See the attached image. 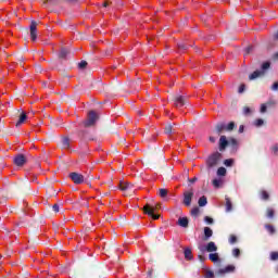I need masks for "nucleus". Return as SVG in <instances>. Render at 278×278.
I'll list each match as a JSON object with an SVG mask.
<instances>
[{
	"label": "nucleus",
	"mask_w": 278,
	"mask_h": 278,
	"mask_svg": "<svg viewBox=\"0 0 278 278\" xmlns=\"http://www.w3.org/2000/svg\"><path fill=\"white\" fill-rule=\"evenodd\" d=\"M223 157V154H220L219 152H214L213 154H211L206 161V166L208 168H214V166L218 165V162H220V159Z\"/></svg>",
	"instance_id": "obj_1"
},
{
	"label": "nucleus",
	"mask_w": 278,
	"mask_h": 278,
	"mask_svg": "<svg viewBox=\"0 0 278 278\" xmlns=\"http://www.w3.org/2000/svg\"><path fill=\"white\" fill-rule=\"evenodd\" d=\"M157 207H160V204H157L155 207L146 204L143 206V213L147 214L148 216H151L153 220H157L160 218V215L155 214V210H157Z\"/></svg>",
	"instance_id": "obj_2"
},
{
	"label": "nucleus",
	"mask_w": 278,
	"mask_h": 278,
	"mask_svg": "<svg viewBox=\"0 0 278 278\" xmlns=\"http://www.w3.org/2000/svg\"><path fill=\"white\" fill-rule=\"evenodd\" d=\"M201 253H216L218 251V247L214 241H210L206 245L199 247Z\"/></svg>",
	"instance_id": "obj_3"
},
{
	"label": "nucleus",
	"mask_w": 278,
	"mask_h": 278,
	"mask_svg": "<svg viewBox=\"0 0 278 278\" xmlns=\"http://www.w3.org/2000/svg\"><path fill=\"white\" fill-rule=\"evenodd\" d=\"M99 118V115H97V112L90 111L88 113L87 119L84 122L85 127H92L94 123H97V119Z\"/></svg>",
	"instance_id": "obj_4"
},
{
	"label": "nucleus",
	"mask_w": 278,
	"mask_h": 278,
	"mask_svg": "<svg viewBox=\"0 0 278 278\" xmlns=\"http://www.w3.org/2000/svg\"><path fill=\"white\" fill-rule=\"evenodd\" d=\"M30 38L33 42H36L38 38V24L36 22L30 23Z\"/></svg>",
	"instance_id": "obj_5"
},
{
	"label": "nucleus",
	"mask_w": 278,
	"mask_h": 278,
	"mask_svg": "<svg viewBox=\"0 0 278 278\" xmlns=\"http://www.w3.org/2000/svg\"><path fill=\"white\" fill-rule=\"evenodd\" d=\"M192 197H194L193 191H186L184 193V205H186L187 207H190V205L192 204Z\"/></svg>",
	"instance_id": "obj_6"
},
{
	"label": "nucleus",
	"mask_w": 278,
	"mask_h": 278,
	"mask_svg": "<svg viewBox=\"0 0 278 278\" xmlns=\"http://www.w3.org/2000/svg\"><path fill=\"white\" fill-rule=\"evenodd\" d=\"M70 178L72 181L76 185L84 184V175L78 174V173H71Z\"/></svg>",
	"instance_id": "obj_7"
},
{
	"label": "nucleus",
	"mask_w": 278,
	"mask_h": 278,
	"mask_svg": "<svg viewBox=\"0 0 278 278\" xmlns=\"http://www.w3.org/2000/svg\"><path fill=\"white\" fill-rule=\"evenodd\" d=\"M25 162H27V159H25V155L20 154L14 157V165L15 166H24Z\"/></svg>",
	"instance_id": "obj_8"
},
{
	"label": "nucleus",
	"mask_w": 278,
	"mask_h": 278,
	"mask_svg": "<svg viewBox=\"0 0 278 278\" xmlns=\"http://www.w3.org/2000/svg\"><path fill=\"white\" fill-rule=\"evenodd\" d=\"M233 270H236V266L228 265L224 268L218 269L217 275H227V273H233Z\"/></svg>",
	"instance_id": "obj_9"
},
{
	"label": "nucleus",
	"mask_w": 278,
	"mask_h": 278,
	"mask_svg": "<svg viewBox=\"0 0 278 278\" xmlns=\"http://www.w3.org/2000/svg\"><path fill=\"white\" fill-rule=\"evenodd\" d=\"M227 144H229V141L227 140V137L222 136L219 138V151H225V149H227Z\"/></svg>",
	"instance_id": "obj_10"
},
{
	"label": "nucleus",
	"mask_w": 278,
	"mask_h": 278,
	"mask_svg": "<svg viewBox=\"0 0 278 278\" xmlns=\"http://www.w3.org/2000/svg\"><path fill=\"white\" fill-rule=\"evenodd\" d=\"M131 188H134V185L129 182H125V181L119 182V190H122V192H127V190H131Z\"/></svg>",
	"instance_id": "obj_11"
},
{
	"label": "nucleus",
	"mask_w": 278,
	"mask_h": 278,
	"mask_svg": "<svg viewBox=\"0 0 278 278\" xmlns=\"http://www.w3.org/2000/svg\"><path fill=\"white\" fill-rule=\"evenodd\" d=\"M27 121V113L22 112L20 115L18 121L15 124V127H21V125H24V123Z\"/></svg>",
	"instance_id": "obj_12"
},
{
	"label": "nucleus",
	"mask_w": 278,
	"mask_h": 278,
	"mask_svg": "<svg viewBox=\"0 0 278 278\" xmlns=\"http://www.w3.org/2000/svg\"><path fill=\"white\" fill-rule=\"evenodd\" d=\"M184 253H185V260H187L188 262L194 258V256L192 255V250L190 248H186Z\"/></svg>",
	"instance_id": "obj_13"
},
{
	"label": "nucleus",
	"mask_w": 278,
	"mask_h": 278,
	"mask_svg": "<svg viewBox=\"0 0 278 278\" xmlns=\"http://www.w3.org/2000/svg\"><path fill=\"white\" fill-rule=\"evenodd\" d=\"M262 75H264V71H255L249 76V79L252 81L253 79H257V77H262Z\"/></svg>",
	"instance_id": "obj_14"
},
{
	"label": "nucleus",
	"mask_w": 278,
	"mask_h": 278,
	"mask_svg": "<svg viewBox=\"0 0 278 278\" xmlns=\"http://www.w3.org/2000/svg\"><path fill=\"white\" fill-rule=\"evenodd\" d=\"M179 227H188L189 220L188 217H179L178 223Z\"/></svg>",
	"instance_id": "obj_15"
},
{
	"label": "nucleus",
	"mask_w": 278,
	"mask_h": 278,
	"mask_svg": "<svg viewBox=\"0 0 278 278\" xmlns=\"http://www.w3.org/2000/svg\"><path fill=\"white\" fill-rule=\"evenodd\" d=\"M208 260H211L214 264H216V262H220V256L218 255V253H211L208 255Z\"/></svg>",
	"instance_id": "obj_16"
},
{
	"label": "nucleus",
	"mask_w": 278,
	"mask_h": 278,
	"mask_svg": "<svg viewBox=\"0 0 278 278\" xmlns=\"http://www.w3.org/2000/svg\"><path fill=\"white\" fill-rule=\"evenodd\" d=\"M204 236H205L206 240H210V238H212V236H214V231H212V228L204 227Z\"/></svg>",
	"instance_id": "obj_17"
},
{
	"label": "nucleus",
	"mask_w": 278,
	"mask_h": 278,
	"mask_svg": "<svg viewBox=\"0 0 278 278\" xmlns=\"http://www.w3.org/2000/svg\"><path fill=\"white\" fill-rule=\"evenodd\" d=\"M63 149H71V139L68 137H64L62 139Z\"/></svg>",
	"instance_id": "obj_18"
},
{
	"label": "nucleus",
	"mask_w": 278,
	"mask_h": 278,
	"mask_svg": "<svg viewBox=\"0 0 278 278\" xmlns=\"http://www.w3.org/2000/svg\"><path fill=\"white\" fill-rule=\"evenodd\" d=\"M265 229L268 231V233H270V236L275 235L276 232L275 226L271 224H265Z\"/></svg>",
	"instance_id": "obj_19"
},
{
	"label": "nucleus",
	"mask_w": 278,
	"mask_h": 278,
	"mask_svg": "<svg viewBox=\"0 0 278 278\" xmlns=\"http://www.w3.org/2000/svg\"><path fill=\"white\" fill-rule=\"evenodd\" d=\"M200 207H205L207 205V198L205 195L201 197L198 201Z\"/></svg>",
	"instance_id": "obj_20"
},
{
	"label": "nucleus",
	"mask_w": 278,
	"mask_h": 278,
	"mask_svg": "<svg viewBox=\"0 0 278 278\" xmlns=\"http://www.w3.org/2000/svg\"><path fill=\"white\" fill-rule=\"evenodd\" d=\"M175 106L176 108H184V98L182 97H177L175 99Z\"/></svg>",
	"instance_id": "obj_21"
},
{
	"label": "nucleus",
	"mask_w": 278,
	"mask_h": 278,
	"mask_svg": "<svg viewBox=\"0 0 278 278\" xmlns=\"http://www.w3.org/2000/svg\"><path fill=\"white\" fill-rule=\"evenodd\" d=\"M226 212H231L233 210V204L231 203V200L229 198H226Z\"/></svg>",
	"instance_id": "obj_22"
},
{
	"label": "nucleus",
	"mask_w": 278,
	"mask_h": 278,
	"mask_svg": "<svg viewBox=\"0 0 278 278\" xmlns=\"http://www.w3.org/2000/svg\"><path fill=\"white\" fill-rule=\"evenodd\" d=\"M267 218H275V208L268 207L266 211Z\"/></svg>",
	"instance_id": "obj_23"
},
{
	"label": "nucleus",
	"mask_w": 278,
	"mask_h": 278,
	"mask_svg": "<svg viewBox=\"0 0 278 278\" xmlns=\"http://www.w3.org/2000/svg\"><path fill=\"white\" fill-rule=\"evenodd\" d=\"M261 199H263V201H268V199H270V194H268V191L262 190L261 191Z\"/></svg>",
	"instance_id": "obj_24"
},
{
	"label": "nucleus",
	"mask_w": 278,
	"mask_h": 278,
	"mask_svg": "<svg viewBox=\"0 0 278 278\" xmlns=\"http://www.w3.org/2000/svg\"><path fill=\"white\" fill-rule=\"evenodd\" d=\"M217 175H218L219 177H225V176L227 175V169H226L225 167H219V168L217 169Z\"/></svg>",
	"instance_id": "obj_25"
},
{
	"label": "nucleus",
	"mask_w": 278,
	"mask_h": 278,
	"mask_svg": "<svg viewBox=\"0 0 278 278\" xmlns=\"http://www.w3.org/2000/svg\"><path fill=\"white\" fill-rule=\"evenodd\" d=\"M159 195L161 197V199H165V197L168 195V190L167 189H160L159 190Z\"/></svg>",
	"instance_id": "obj_26"
},
{
	"label": "nucleus",
	"mask_w": 278,
	"mask_h": 278,
	"mask_svg": "<svg viewBox=\"0 0 278 278\" xmlns=\"http://www.w3.org/2000/svg\"><path fill=\"white\" fill-rule=\"evenodd\" d=\"M214 188H220L223 186V179H213Z\"/></svg>",
	"instance_id": "obj_27"
},
{
	"label": "nucleus",
	"mask_w": 278,
	"mask_h": 278,
	"mask_svg": "<svg viewBox=\"0 0 278 278\" xmlns=\"http://www.w3.org/2000/svg\"><path fill=\"white\" fill-rule=\"evenodd\" d=\"M204 278H214V271L211 269L204 270Z\"/></svg>",
	"instance_id": "obj_28"
},
{
	"label": "nucleus",
	"mask_w": 278,
	"mask_h": 278,
	"mask_svg": "<svg viewBox=\"0 0 278 278\" xmlns=\"http://www.w3.org/2000/svg\"><path fill=\"white\" fill-rule=\"evenodd\" d=\"M265 104L267 108H275V105H277V101L270 99Z\"/></svg>",
	"instance_id": "obj_29"
},
{
	"label": "nucleus",
	"mask_w": 278,
	"mask_h": 278,
	"mask_svg": "<svg viewBox=\"0 0 278 278\" xmlns=\"http://www.w3.org/2000/svg\"><path fill=\"white\" fill-rule=\"evenodd\" d=\"M267 111H268V106L266 105V103L261 104V109H260L261 114H266Z\"/></svg>",
	"instance_id": "obj_30"
},
{
	"label": "nucleus",
	"mask_w": 278,
	"mask_h": 278,
	"mask_svg": "<svg viewBox=\"0 0 278 278\" xmlns=\"http://www.w3.org/2000/svg\"><path fill=\"white\" fill-rule=\"evenodd\" d=\"M236 242H238V237H236V235H230L229 243L230 244H236Z\"/></svg>",
	"instance_id": "obj_31"
},
{
	"label": "nucleus",
	"mask_w": 278,
	"mask_h": 278,
	"mask_svg": "<svg viewBox=\"0 0 278 278\" xmlns=\"http://www.w3.org/2000/svg\"><path fill=\"white\" fill-rule=\"evenodd\" d=\"M254 125H255V127H262V125H264V119H262V118L255 119Z\"/></svg>",
	"instance_id": "obj_32"
},
{
	"label": "nucleus",
	"mask_w": 278,
	"mask_h": 278,
	"mask_svg": "<svg viewBox=\"0 0 278 278\" xmlns=\"http://www.w3.org/2000/svg\"><path fill=\"white\" fill-rule=\"evenodd\" d=\"M268 68H270V62H264L262 64V71L264 73V71H268Z\"/></svg>",
	"instance_id": "obj_33"
},
{
	"label": "nucleus",
	"mask_w": 278,
	"mask_h": 278,
	"mask_svg": "<svg viewBox=\"0 0 278 278\" xmlns=\"http://www.w3.org/2000/svg\"><path fill=\"white\" fill-rule=\"evenodd\" d=\"M236 127V124L233 122H230L227 126L226 129L227 131H233V128Z\"/></svg>",
	"instance_id": "obj_34"
},
{
	"label": "nucleus",
	"mask_w": 278,
	"mask_h": 278,
	"mask_svg": "<svg viewBox=\"0 0 278 278\" xmlns=\"http://www.w3.org/2000/svg\"><path fill=\"white\" fill-rule=\"evenodd\" d=\"M201 213V210L199 207H193L191 210V216H198Z\"/></svg>",
	"instance_id": "obj_35"
},
{
	"label": "nucleus",
	"mask_w": 278,
	"mask_h": 278,
	"mask_svg": "<svg viewBox=\"0 0 278 278\" xmlns=\"http://www.w3.org/2000/svg\"><path fill=\"white\" fill-rule=\"evenodd\" d=\"M270 260H271V262H277V260H278V252H271L270 253Z\"/></svg>",
	"instance_id": "obj_36"
},
{
	"label": "nucleus",
	"mask_w": 278,
	"mask_h": 278,
	"mask_svg": "<svg viewBox=\"0 0 278 278\" xmlns=\"http://www.w3.org/2000/svg\"><path fill=\"white\" fill-rule=\"evenodd\" d=\"M225 129H227V126H225L223 124L217 126V134H223V131H225Z\"/></svg>",
	"instance_id": "obj_37"
},
{
	"label": "nucleus",
	"mask_w": 278,
	"mask_h": 278,
	"mask_svg": "<svg viewBox=\"0 0 278 278\" xmlns=\"http://www.w3.org/2000/svg\"><path fill=\"white\" fill-rule=\"evenodd\" d=\"M225 166H233V160L232 159H227L224 162Z\"/></svg>",
	"instance_id": "obj_38"
},
{
	"label": "nucleus",
	"mask_w": 278,
	"mask_h": 278,
	"mask_svg": "<svg viewBox=\"0 0 278 278\" xmlns=\"http://www.w3.org/2000/svg\"><path fill=\"white\" fill-rule=\"evenodd\" d=\"M233 257H240V249L236 248L232 250Z\"/></svg>",
	"instance_id": "obj_39"
},
{
	"label": "nucleus",
	"mask_w": 278,
	"mask_h": 278,
	"mask_svg": "<svg viewBox=\"0 0 278 278\" xmlns=\"http://www.w3.org/2000/svg\"><path fill=\"white\" fill-rule=\"evenodd\" d=\"M204 220H205V223H207L208 225H212V224L214 223V219H213L212 217H210V216H205V217H204Z\"/></svg>",
	"instance_id": "obj_40"
},
{
	"label": "nucleus",
	"mask_w": 278,
	"mask_h": 278,
	"mask_svg": "<svg viewBox=\"0 0 278 278\" xmlns=\"http://www.w3.org/2000/svg\"><path fill=\"white\" fill-rule=\"evenodd\" d=\"M79 68H86L88 66V62L86 61H81L80 63H78Z\"/></svg>",
	"instance_id": "obj_41"
},
{
	"label": "nucleus",
	"mask_w": 278,
	"mask_h": 278,
	"mask_svg": "<svg viewBox=\"0 0 278 278\" xmlns=\"http://www.w3.org/2000/svg\"><path fill=\"white\" fill-rule=\"evenodd\" d=\"M243 114H244L245 116H249V114H251V108L245 106V108L243 109Z\"/></svg>",
	"instance_id": "obj_42"
},
{
	"label": "nucleus",
	"mask_w": 278,
	"mask_h": 278,
	"mask_svg": "<svg viewBox=\"0 0 278 278\" xmlns=\"http://www.w3.org/2000/svg\"><path fill=\"white\" fill-rule=\"evenodd\" d=\"M247 86L244 84L239 86V93L242 94V92H244Z\"/></svg>",
	"instance_id": "obj_43"
},
{
	"label": "nucleus",
	"mask_w": 278,
	"mask_h": 278,
	"mask_svg": "<svg viewBox=\"0 0 278 278\" xmlns=\"http://www.w3.org/2000/svg\"><path fill=\"white\" fill-rule=\"evenodd\" d=\"M271 151L275 155H277L278 153V144H275L273 148H271Z\"/></svg>",
	"instance_id": "obj_44"
},
{
	"label": "nucleus",
	"mask_w": 278,
	"mask_h": 278,
	"mask_svg": "<svg viewBox=\"0 0 278 278\" xmlns=\"http://www.w3.org/2000/svg\"><path fill=\"white\" fill-rule=\"evenodd\" d=\"M52 210H53V212H55V213L60 212V205L54 204V205L52 206Z\"/></svg>",
	"instance_id": "obj_45"
},
{
	"label": "nucleus",
	"mask_w": 278,
	"mask_h": 278,
	"mask_svg": "<svg viewBox=\"0 0 278 278\" xmlns=\"http://www.w3.org/2000/svg\"><path fill=\"white\" fill-rule=\"evenodd\" d=\"M271 90H278V81L273 84Z\"/></svg>",
	"instance_id": "obj_46"
},
{
	"label": "nucleus",
	"mask_w": 278,
	"mask_h": 278,
	"mask_svg": "<svg viewBox=\"0 0 278 278\" xmlns=\"http://www.w3.org/2000/svg\"><path fill=\"white\" fill-rule=\"evenodd\" d=\"M243 131H244V126L241 125V126L239 127V134H242Z\"/></svg>",
	"instance_id": "obj_47"
},
{
	"label": "nucleus",
	"mask_w": 278,
	"mask_h": 278,
	"mask_svg": "<svg viewBox=\"0 0 278 278\" xmlns=\"http://www.w3.org/2000/svg\"><path fill=\"white\" fill-rule=\"evenodd\" d=\"M60 58H66V52H65V51H62V52L60 53Z\"/></svg>",
	"instance_id": "obj_48"
},
{
	"label": "nucleus",
	"mask_w": 278,
	"mask_h": 278,
	"mask_svg": "<svg viewBox=\"0 0 278 278\" xmlns=\"http://www.w3.org/2000/svg\"><path fill=\"white\" fill-rule=\"evenodd\" d=\"M210 142H216V138L210 137Z\"/></svg>",
	"instance_id": "obj_49"
},
{
	"label": "nucleus",
	"mask_w": 278,
	"mask_h": 278,
	"mask_svg": "<svg viewBox=\"0 0 278 278\" xmlns=\"http://www.w3.org/2000/svg\"><path fill=\"white\" fill-rule=\"evenodd\" d=\"M108 5H110V2L105 1V2L103 3V8H108Z\"/></svg>",
	"instance_id": "obj_50"
},
{
	"label": "nucleus",
	"mask_w": 278,
	"mask_h": 278,
	"mask_svg": "<svg viewBox=\"0 0 278 278\" xmlns=\"http://www.w3.org/2000/svg\"><path fill=\"white\" fill-rule=\"evenodd\" d=\"M170 131H172V128L169 126V127L166 128V134H170Z\"/></svg>",
	"instance_id": "obj_51"
},
{
	"label": "nucleus",
	"mask_w": 278,
	"mask_h": 278,
	"mask_svg": "<svg viewBox=\"0 0 278 278\" xmlns=\"http://www.w3.org/2000/svg\"><path fill=\"white\" fill-rule=\"evenodd\" d=\"M70 3H75L77 0H67Z\"/></svg>",
	"instance_id": "obj_52"
},
{
	"label": "nucleus",
	"mask_w": 278,
	"mask_h": 278,
	"mask_svg": "<svg viewBox=\"0 0 278 278\" xmlns=\"http://www.w3.org/2000/svg\"><path fill=\"white\" fill-rule=\"evenodd\" d=\"M194 181H197V178H193V179L191 180L192 184H194Z\"/></svg>",
	"instance_id": "obj_53"
},
{
	"label": "nucleus",
	"mask_w": 278,
	"mask_h": 278,
	"mask_svg": "<svg viewBox=\"0 0 278 278\" xmlns=\"http://www.w3.org/2000/svg\"><path fill=\"white\" fill-rule=\"evenodd\" d=\"M199 260H203V256H202V255H199Z\"/></svg>",
	"instance_id": "obj_54"
},
{
	"label": "nucleus",
	"mask_w": 278,
	"mask_h": 278,
	"mask_svg": "<svg viewBox=\"0 0 278 278\" xmlns=\"http://www.w3.org/2000/svg\"><path fill=\"white\" fill-rule=\"evenodd\" d=\"M43 1V3H47V1H49V0H42Z\"/></svg>",
	"instance_id": "obj_55"
},
{
	"label": "nucleus",
	"mask_w": 278,
	"mask_h": 278,
	"mask_svg": "<svg viewBox=\"0 0 278 278\" xmlns=\"http://www.w3.org/2000/svg\"><path fill=\"white\" fill-rule=\"evenodd\" d=\"M249 51H251V48H248V53H249Z\"/></svg>",
	"instance_id": "obj_56"
}]
</instances>
